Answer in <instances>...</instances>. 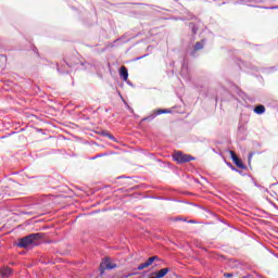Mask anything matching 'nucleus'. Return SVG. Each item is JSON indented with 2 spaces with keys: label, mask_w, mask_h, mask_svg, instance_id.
Wrapping results in <instances>:
<instances>
[{
  "label": "nucleus",
  "mask_w": 278,
  "mask_h": 278,
  "mask_svg": "<svg viewBox=\"0 0 278 278\" xmlns=\"http://www.w3.org/2000/svg\"><path fill=\"white\" fill-rule=\"evenodd\" d=\"M81 66L80 71H86L88 70V66H90V63H88L84 58L79 56V54H76V56L68 58L66 56L63 61V64H58V63H51V68H56L58 73L60 75H68L75 66Z\"/></svg>",
  "instance_id": "1"
},
{
  "label": "nucleus",
  "mask_w": 278,
  "mask_h": 278,
  "mask_svg": "<svg viewBox=\"0 0 278 278\" xmlns=\"http://www.w3.org/2000/svg\"><path fill=\"white\" fill-rule=\"evenodd\" d=\"M42 240H45V233L33 232L22 238H18L17 241L14 243V247H17L18 249H24L25 251H31V249L40 247V244H42Z\"/></svg>",
  "instance_id": "2"
},
{
  "label": "nucleus",
  "mask_w": 278,
  "mask_h": 278,
  "mask_svg": "<svg viewBox=\"0 0 278 278\" xmlns=\"http://www.w3.org/2000/svg\"><path fill=\"white\" fill-rule=\"evenodd\" d=\"M173 160L174 162H177V164H188V162H193L197 160V157L181 151H175L173 154Z\"/></svg>",
  "instance_id": "3"
},
{
  "label": "nucleus",
  "mask_w": 278,
  "mask_h": 278,
  "mask_svg": "<svg viewBox=\"0 0 278 278\" xmlns=\"http://www.w3.org/2000/svg\"><path fill=\"white\" fill-rule=\"evenodd\" d=\"M173 111L170 109H156L153 110L152 113L141 119V123H151L152 121H155L157 116L162 114H172Z\"/></svg>",
  "instance_id": "4"
},
{
  "label": "nucleus",
  "mask_w": 278,
  "mask_h": 278,
  "mask_svg": "<svg viewBox=\"0 0 278 278\" xmlns=\"http://www.w3.org/2000/svg\"><path fill=\"white\" fill-rule=\"evenodd\" d=\"M114 268H118L116 263H112L110 257L104 258L103 263L100 264V277L105 275V270H114Z\"/></svg>",
  "instance_id": "5"
},
{
  "label": "nucleus",
  "mask_w": 278,
  "mask_h": 278,
  "mask_svg": "<svg viewBox=\"0 0 278 278\" xmlns=\"http://www.w3.org/2000/svg\"><path fill=\"white\" fill-rule=\"evenodd\" d=\"M229 153L230 160H232L237 168H241V170H247V165L242 162V160L238 157L233 151H229Z\"/></svg>",
  "instance_id": "6"
},
{
  "label": "nucleus",
  "mask_w": 278,
  "mask_h": 278,
  "mask_svg": "<svg viewBox=\"0 0 278 278\" xmlns=\"http://www.w3.org/2000/svg\"><path fill=\"white\" fill-rule=\"evenodd\" d=\"M207 42V39H201L200 41H197L193 46V50L189 53L191 58H197V51H201L203 47H205V43Z\"/></svg>",
  "instance_id": "7"
},
{
  "label": "nucleus",
  "mask_w": 278,
  "mask_h": 278,
  "mask_svg": "<svg viewBox=\"0 0 278 278\" xmlns=\"http://www.w3.org/2000/svg\"><path fill=\"white\" fill-rule=\"evenodd\" d=\"M180 75L182 77H186V79H190V74H189V70H188V60H186V58H184L182 63H181Z\"/></svg>",
  "instance_id": "8"
},
{
  "label": "nucleus",
  "mask_w": 278,
  "mask_h": 278,
  "mask_svg": "<svg viewBox=\"0 0 278 278\" xmlns=\"http://www.w3.org/2000/svg\"><path fill=\"white\" fill-rule=\"evenodd\" d=\"M237 136L240 138V140H247V126L239 123L238 129H237Z\"/></svg>",
  "instance_id": "9"
},
{
  "label": "nucleus",
  "mask_w": 278,
  "mask_h": 278,
  "mask_svg": "<svg viewBox=\"0 0 278 278\" xmlns=\"http://www.w3.org/2000/svg\"><path fill=\"white\" fill-rule=\"evenodd\" d=\"M0 275L2 278H10L14 275V269L8 266H3L0 268Z\"/></svg>",
  "instance_id": "10"
},
{
  "label": "nucleus",
  "mask_w": 278,
  "mask_h": 278,
  "mask_svg": "<svg viewBox=\"0 0 278 278\" xmlns=\"http://www.w3.org/2000/svg\"><path fill=\"white\" fill-rule=\"evenodd\" d=\"M119 77L123 79V81H127V79H129V70H127L125 66L121 67Z\"/></svg>",
  "instance_id": "11"
},
{
  "label": "nucleus",
  "mask_w": 278,
  "mask_h": 278,
  "mask_svg": "<svg viewBox=\"0 0 278 278\" xmlns=\"http://www.w3.org/2000/svg\"><path fill=\"white\" fill-rule=\"evenodd\" d=\"M100 136H103L104 138H109V140H112V142H118V140H116V137H114V135L110 134V131L108 130H101Z\"/></svg>",
  "instance_id": "12"
},
{
  "label": "nucleus",
  "mask_w": 278,
  "mask_h": 278,
  "mask_svg": "<svg viewBox=\"0 0 278 278\" xmlns=\"http://www.w3.org/2000/svg\"><path fill=\"white\" fill-rule=\"evenodd\" d=\"M254 114H258L260 116L262 114H265L266 112V106H264L263 104H257L254 110H253Z\"/></svg>",
  "instance_id": "13"
},
{
  "label": "nucleus",
  "mask_w": 278,
  "mask_h": 278,
  "mask_svg": "<svg viewBox=\"0 0 278 278\" xmlns=\"http://www.w3.org/2000/svg\"><path fill=\"white\" fill-rule=\"evenodd\" d=\"M189 29H191L192 36H197L199 33V24L194 22L189 23Z\"/></svg>",
  "instance_id": "14"
},
{
  "label": "nucleus",
  "mask_w": 278,
  "mask_h": 278,
  "mask_svg": "<svg viewBox=\"0 0 278 278\" xmlns=\"http://www.w3.org/2000/svg\"><path fill=\"white\" fill-rule=\"evenodd\" d=\"M151 264H153V258H148L144 263H141L138 266V270H144V268H149V266H151Z\"/></svg>",
  "instance_id": "15"
},
{
  "label": "nucleus",
  "mask_w": 278,
  "mask_h": 278,
  "mask_svg": "<svg viewBox=\"0 0 278 278\" xmlns=\"http://www.w3.org/2000/svg\"><path fill=\"white\" fill-rule=\"evenodd\" d=\"M276 71H278V65L262 68V73H264L265 75H270V73H276Z\"/></svg>",
  "instance_id": "16"
},
{
  "label": "nucleus",
  "mask_w": 278,
  "mask_h": 278,
  "mask_svg": "<svg viewBox=\"0 0 278 278\" xmlns=\"http://www.w3.org/2000/svg\"><path fill=\"white\" fill-rule=\"evenodd\" d=\"M170 269L168 267L162 268L161 270L156 271V274H159L161 276V278L166 277V274L169 271Z\"/></svg>",
  "instance_id": "17"
},
{
  "label": "nucleus",
  "mask_w": 278,
  "mask_h": 278,
  "mask_svg": "<svg viewBox=\"0 0 278 278\" xmlns=\"http://www.w3.org/2000/svg\"><path fill=\"white\" fill-rule=\"evenodd\" d=\"M170 220H174V223H178L179 220L182 223H188V218L181 216L172 217Z\"/></svg>",
  "instance_id": "18"
},
{
  "label": "nucleus",
  "mask_w": 278,
  "mask_h": 278,
  "mask_svg": "<svg viewBox=\"0 0 278 278\" xmlns=\"http://www.w3.org/2000/svg\"><path fill=\"white\" fill-rule=\"evenodd\" d=\"M125 38H127V35H124V36H122V37L115 39V40H114V45H116V42H119L121 40H122V42H123L124 45L127 43V42H129V39H125Z\"/></svg>",
  "instance_id": "19"
},
{
  "label": "nucleus",
  "mask_w": 278,
  "mask_h": 278,
  "mask_svg": "<svg viewBox=\"0 0 278 278\" xmlns=\"http://www.w3.org/2000/svg\"><path fill=\"white\" fill-rule=\"evenodd\" d=\"M255 153H257V155H262V152H250L248 155L249 164H251V160H253V155H255Z\"/></svg>",
  "instance_id": "20"
},
{
  "label": "nucleus",
  "mask_w": 278,
  "mask_h": 278,
  "mask_svg": "<svg viewBox=\"0 0 278 278\" xmlns=\"http://www.w3.org/2000/svg\"><path fill=\"white\" fill-rule=\"evenodd\" d=\"M157 201H178L177 199L166 198V197H156Z\"/></svg>",
  "instance_id": "21"
},
{
  "label": "nucleus",
  "mask_w": 278,
  "mask_h": 278,
  "mask_svg": "<svg viewBox=\"0 0 278 278\" xmlns=\"http://www.w3.org/2000/svg\"><path fill=\"white\" fill-rule=\"evenodd\" d=\"M123 101H124V104L126 105V109L130 112V114H135L134 108H131V106L129 105V103H127V101H125V100H123Z\"/></svg>",
  "instance_id": "22"
},
{
  "label": "nucleus",
  "mask_w": 278,
  "mask_h": 278,
  "mask_svg": "<svg viewBox=\"0 0 278 278\" xmlns=\"http://www.w3.org/2000/svg\"><path fill=\"white\" fill-rule=\"evenodd\" d=\"M261 8V10H278V5L276 7H257Z\"/></svg>",
  "instance_id": "23"
},
{
  "label": "nucleus",
  "mask_w": 278,
  "mask_h": 278,
  "mask_svg": "<svg viewBox=\"0 0 278 278\" xmlns=\"http://www.w3.org/2000/svg\"><path fill=\"white\" fill-rule=\"evenodd\" d=\"M112 47H114V43H109L106 47L101 49V53H105V51H108V49H112Z\"/></svg>",
  "instance_id": "24"
},
{
  "label": "nucleus",
  "mask_w": 278,
  "mask_h": 278,
  "mask_svg": "<svg viewBox=\"0 0 278 278\" xmlns=\"http://www.w3.org/2000/svg\"><path fill=\"white\" fill-rule=\"evenodd\" d=\"M227 164V166L231 169V170H233L235 173L238 170V168L236 167V166H233V164H231V163H226Z\"/></svg>",
  "instance_id": "25"
},
{
  "label": "nucleus",
  "mask_w": 278,
  "mask_h": 278,
  "mask_svg": "<svg viewBox=\"0 0 278 278\" xmlns=\"http://www.w3.org/2000/svg\"><path fill=\"white\" fill-rule=\"evenodd\" d=\"M253 147H254L255 149H260V148H262V143H260L258 141H254V142H253Z\"/></svg>",
  "instance_id": "26"
},
{
  "label": "nucleus",
  "mask_w": 278,
  "mask_h": 278,
  "mask_svg": "<svg viewBox=\"0 0 278 278\" xmlns=\"http://www.w3.org/2000/svg\"><path fill=\"white\" fill-rule=\"evenodd\" d=\"M33 51L40 58V53H38V48H36V46H33Z\"/></svg>",
  "instance_id": "27"
},
{
  "label": "nucleus",
  "mask_w": 278,
  "mask_h": 278,
  "mask_svg": "<svg viewBox=\"0 0 278 278\" xmlns=\"http://www.w3.org/2000/svg\"><path fill=\"white\" fill-rule=\"evenodd\" d=\"M187 223H188L189 225H197V223H199V222H197V220H194V219H189V220H187Z\"/></svg>",
  "instance_id": "28"
},
{
  "label": "nucleus",
  "mask_w": 278,
  "mask_h": 278,
  "mask_svg": "<svg viewBox=\"0 0 278 278\" xmlns=\"http://www.w3.org/2000/svg\"><path fill=\"white\" fill-rule=\"evenodd\" d=\"M147 55H149V54H143V55H141V56H137V58L135 59V62H138V60H142L143 58H147Z\"/></svg>",
  "instance_id": "29"
},
{
  "label": "nucleus",
  "mask_w": 278,
  "mask_h": 278,
  "mask_svg": "<svg viewBox=\"0 0 278 278\" xmlns=\"http://www.w3.org/2000/svg\"><path fill=\"white\" fill-rule=\"evenodd\" d=\"M224 277H226V278H231V277H233V274H232V273H225V274H224Z\"/></svg>",
  "instance_id": "30"
},
{
  "label": "nucleus",
  "mask_w": 278,
  "mask_h": 278,
  "mask_svg": "<svg viewBox=\"0 0 278 278\" xmlns=\"http://www.w3.org/2000/svg\"><path fill=\"white\" fill-rule=\"evenodd\" d=\"M0 58L3 62H8V56H5V54H0Z\"/></svg>",
  "instance_id": "31"
},
{
  "label": "nucleus",
  "mask_w": 278,
  "mask_h": 278,
  "mask_svg": "<svg viewBox=\"0 0 278 278\" xmlns=\"http://www.w3.org/2000/svg\"><path fill=\"white\" fill-rule=\"evenodd\" d=\"M252 180H253L254 186H255L256 188H264V187H262V185H258L257 182H255V178L252 177Z\"/></svg>",
  "instance_id": "32"
},
{
  "label": "nucleus",
  "mask_w": 278,
  "mask_h": 278,
  "mask_svg": "<svg viewBox=\"0 0 278 278\" xmlns=\"http://www.w3.org/2000/svg\"><path fill=\"white\" fill-rule=\"evenodd\" d=\"M149 260H153V262H160V257L157 256H151L149 257Z\"/></svg>",
  "instance_id": "33"
},
{
  "label": "nucleus",
  "mask_w": 278,
  "mask_h": 278,
  "mask_svg": "<svg viewBox=\"0 0 278 278\" xmlns=\"http://www.w3.org/2000/svg\"><path fill=\"white\" fill-rule=\"evenodd\" d=\"M124 81H126V84H127L128 86L134 87V83H131V80H129V78H127V80H124Z\"/></svg>",
  "instance_id": "34"
},
{
  "label": "nucleus",
  "mask_w": 278,
  "mask_h": 278,
  "mask_svg": "<svg viewBox=\"0 0 278 278\" xmlns=\"http://www.w3.org/2000/svg\"><path fill=\"white\" fill-rule=\"evenodd\" d=\"M252 3H264V0H251Z\"/></svg>",
  "instance_id": "35"
},
{
  "label": "nucleus",
  "mask_w": 278,
  "mask_h": 278,
  "mask_svg": "<svg viewBox=\"0 0 278 278\" xmlns=\"http://www.w3.org/2000/svg\"><path fill=\"white\" fill-rule=\"evenodd\" d=\"M236 173H238V174L241 175L242 177H244V175H245L244 172H242V170H240V169H238V168H237Z\"/></svg>",
  "instance_id": "36"
},
{
  "label": "nucleus",
  "mask_w": 278,
  "mask_h": 278,
  "mask_svg": "<svg viewBox=\"0 0 278 278\" xmlns=\"http://www.w3.org/2000/svg\"><path fill=\"white\" fill-rule=\"evenodd\" d=\"M241 278H253V276L251 274H248L245 276H242Z\"/></svg>",
  "instance_id": "37"
},
{
  "label": "nucleus",
  "mask_w": 278,
  "mask_h": 278,
  "mask_svg": "<svg viewBox=\"0 0 278 278\" xmlns=\"http://www.w3.org/2000/svg\"><path fill=\"white\" fill-rule=\"evenodd\" d=\"M153 275H155L154 278H162V276L159 275L157 271H156V273H153Z\"/></svg>",
  "instance_id": "38"
},
{
  "label": "nucleus",
  "mask_w": 278,
  "mask_h": 278,
  "mask_svg": "<svg viewBox=\"0 0 278 278\" xmlns=\"http://www.w3.org/2000/svg\"><path fill=\"white\" fill-rule=\"evenodd\" d=\"M117 179H127V176H119Z\"/></svg>",
  "instance_id": "39"
},
{
  "label": "nucleus",
  "mask_w": 278,
  "mask_h": 278,
  "mask_svg": "<svg viewBox=\"0 0 278 278\" xmlns=\"http://www.w3.org/2000/svg\"><path fill=\"white\" fill-rule=\"evenodd\" d=\"M136 5H150V4H147V3H136Z\"/></svg>",
  "instance_id": "40"
},
{
  "label": "nucleus",
  "mask_w": 278,
  "mask_h": 278,
  "mask_svg": "<svg viewBox=\"0 0 278 278\" xmlns=\"http://www.w3.org/2000/svg\"><path fill=\"white\" fill-rule=\"evenodd\" d=\"M104 154H97L96 157L99 159V157H103Z\"/></svg>",
  "instance_id": "41"
},
{
  "label": "nucleus",
  "mask_w": 278,
  "mask_h": 278,
  "mask_svg": "<svg viewBox=\"0 0 278 278\" xmlns=\"http://www.w3.org/2000/svg\"><path fill=\"white\" fill-rule=\"evenodd\" d=\"M270 204H271L274 207H277V204H275L274 202H270Z\"/></svg>",
  "instance_id": "42"
},
{
  "label": "nucleus",
  "mask_w": 278,
  "mask_h": 278,
  "mask_svg": "<svg viewBox=\"0 0 278 278\" xmlns=\"http://www.w3.org/2000/svg\"><path fill=\"white\" fill-rule=\"evenodd\" d=\"M204 1H206V2H208V3H212V1H215V0H204Z\"/></svg>",
  "instance_id": "43"
},
{
  "label": "nucleus",
  "mask_w": 278,
  "mask_h": 278,
  "mask_svg": "<svg viewBox=\"0 0 278 278\" xmlns=\"http://www.w3.org/2000/svg\"><path fill=\"white\" fill-rule=\"evenodd\" d=\"M273 186H277V182L271 184V185H270V188H273Z\"/></svg>",
  "instance_id": "44"
},
{
  "label": "nucleus",
  "mask_w": 278,
  "mask_h": 278,
  "mask_svg": "<svg viewBox=\"0 0 278 278\" xmlns=\"http://www.w3.org/2000/svg\"><path fill=\"white\" fill-rule=\"evenodd\" d=\"M90 160H97V155H96V156H92Z\"/></svg>",
  "instance_id": "45"
},
{
  "label": "nucleus",
  "mask_w": 278,
  "mask_h": 278,
  "mask_svg": "<svg viewBox=\"0 0 278 278\" xmlns=\"http://www.w3.org/2000/svg\"><path fill=\"white\" fill-rule=\"evenodd\" d=\"M192 20L197 21V16L191 17Z\"/></svg>",
  "instance_id": "46"
},
{
  "label": "nucleus",
  "mask_w": 278,
  "mask_h": 278,
  "mask_svg": "<svg viewBox=\"0 0 278 278\" xmlns=\"http://www.w3.org/2000/svg\"><path fill=\"white\" fill-rule=\"evenodd\" d=\"M265 192H268V189H265Z\"/></svg>",
  "instance_id": "47"
},
{
  "label": "nucleus",
  "mask_w": 278,
  "mask_h": 278,
  "mask_svg": "<svg viewBox=\"0 0 278 278\" xmlns=\"http://www.w3.org/2000/svg\"><path fill=\"white\" fill-rule=\"evenodd\" d=\"M0 49H1V41H0Z\"/></svg>",
  "instance_id": "48"
}]
</instances>
